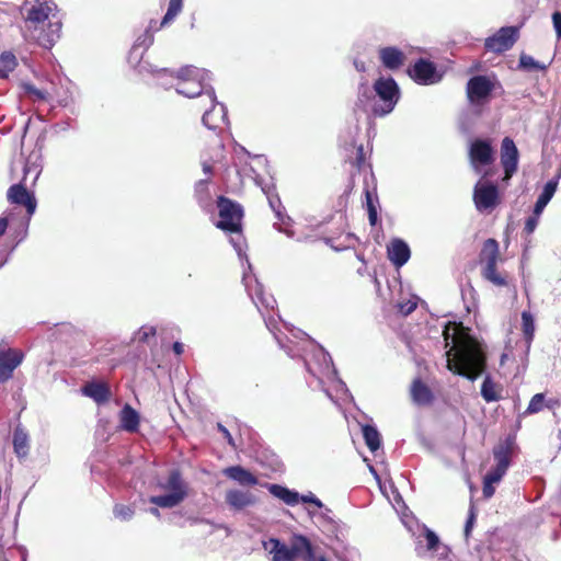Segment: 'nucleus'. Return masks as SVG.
<instances>
[{
  "label": "nucleus",
  "instance_id": "nucleus-18",
  "mask_svg": "<svg viewBox=\"0 0 561 561\" xmlns=\"http://www.w3.org/2000/svg\"><path fill=\"white\" fill-rule=\"evenodd\" d=\"M225 501L230 510L241 512L257 503V497L251 491L230 489L225 494Z\"/></svg>",
  "mask_w": 561,
  "mask_h": 561
},
{
  "label": "nucleus",
  "instance_id": "nucleus-25",
  "mask_svg": "<svg viewBox=\"0 0 561 561\" xmlns=\"http://www.w3.org/2000/svg\"><path fill=\"white\" fill-rule=\"evenodd\" d=\"M560 178H561V170L557 173V175L554 178L550 179L545 184V186H543L541 193L539 194V196L535 203V206H534V213H536V215H541L543 209L546 208V206L549 204V202L553 197V195L558 188Z\"/></svg>",
  "mask_w": 561,
  "mask_h": 561
},
{
  "label": "nucleus",
  "instance_id": "nucleus-33",
  "mask_svg": "<svg viewBox=\"0 0 561 561\" xmlns=\"http://www.w3.org/2000/svg\"><path fill=\"white\" fill-rule=\"evenodd\" d=\"M512 450L513 442L511 439H506L505 442L495 446L493 449L495 462L500 466L508 468L511 465Z\"/></svg>",
  "mask_w": 561,
  "mask_h": 561
},
{
  "label": "nucleus",
  "instance_id": "nucleus-44",
  "mask_svg": "<svg viewBox=\"0 0 561 561\" xmlns=\"http://www.w3.org/2000/svg\"><path fill=\"white\" fill-rule=\"evenodd\" d=\"M493 561H529V558L519 550H514L507 553H499V556H491Z\"/></svg>",
  "mask_w": 561,
  "mask_h": 561
},
{
  "label": "nucleus",
  "instance_id": "nucleus-5",
  "mask_svg": "<svg viewBox=\"0 0 561 561\" xmlns=\"http://www.w3.org/2000/svg\"><path fill=\"white\" fill-rule=\"evenodd\" d=\"M446 346H450L447 355L455 352L454 358H448L447 368L455 375L474 381L485 368V356L483 352L471 341L459 340L450 329L443 331Z\"/></svg>",
  "mask_w": 561,
  "mask_h": 561
},
{
  "label": "nucleus",
  "instance_id": "nucleus-14",
  "mask_svg": "<svg viewBox=\"0 0 561 561\" xmlns=\"http://www.w3.org/2000/svg\"><path fill=\"white\" fill-rule=\"evenodd\" d=\"M27 185H30V182H23V180L18 184L11 185L7 197L11 204L24 206L30 218L36 210L37 201L34 194L27 191Z\"/></svg>",
  "mask_w": 561,
  "mask_h": 561
},
{
  "label": "nucleus",
  "instance_id": "nucleus-61",
  "mask_svg": "<svg viewBox=\"0 0 561 561\" xmlns=\"http://www.w3.org/2000/svg\"><path fill=\"white\" fill-rule=\"evenodd\" d=\"M274 227L279 231V232H283L285 233L287 237L289 238H294V231L291 229H287V228H282L280 226H278L277 222L274 224Z\"/></svg>",
  "mask_w": 561,
  "mask_h": 561
},
{
  "label": "nucleus",
  "instance_id": "nucleus-54",
  "mask_svg": "<svg viewBox=\"0 0 561 561\" xmlns=\"http://www.w3.org/2000/svg\"><path fill=\"white\" fill-rule=\"evenodd\" d=\"M299 502L310 503V504L316 505L319 508L323 507V503L311 492H309L308 494H302V495L299 494Z\"/></svg>",
  "mask_w": 561,
  "mask_h": 561
},
{
  "label": "nucleus",
  "instance_id": "nucleus-32",
  "mask_svg": "<svg viewBox=\"0 0 561 561\" xmlns=\"http://www.w3.org/2000/svg\"><path fill=\"white\" fill-rule=\"evenodd\" d=\"M251 171L253 172V178H254L256 184L261 186L262 192L265 194L271 209L274 211L278 208H283L280 198H279L278 194L275 192L274 184L268 183V184L263 185L260 180L259 174L253 169H251Z\"/></svg>",
  "mask_w": 561,
  "mask_h": 561
},
{
  "label": "nucleus",
  "instance_id": "nucleus-53",
  "mask_svg": "<svg viewBox=\"0 0 561 561\" xmlns=\"http://www.w3.org/2000/svg\"><path fill=\"white\" fill-rule=\"evenodd\" d=\"M474 522H476V513H474V507L471 505L469 508V514H468V517H467V520L465 524V529H463V535H465L466 539L469 538L472 527L474 525Z\"/></svg>",
  "mask_w": 561,
  "mask_h": 561
},
{
  "label": "nucleus",
  "instance_id": "nucleus-34",
  "mask_svg": "<svg viewBox=\"0 0 561 561\" xmlns=\"http://www.w3.org/2000/svg\"><path fill=\"white\" fill-rule=\"evenodd\" d=\"M363 437L366 446L373 453L379 449L381 445V437L378 430L374 425H363L362 427Z\"/></svg>",
  "mask_w": 561,
  "mask_h": 561
},
{
  "label": "nucleus",
  "instance_id": "nucleus-39",
  "mask_svg": "<svg viewBox=\"0 0 561 561\" xmlns=\"http://www.w3.org/2000/svg\"><path fill=\"white\" fill-rule=\"evenodd\" d=\"M552 409L553 404H550V402H546V396L543 393H536L531 399L530 402L523 413V416L535 414L543 410V408Z\"/></svg>",
  "mask_w": 561,
  "mask_h": 561
},
{
  "label": "nucleus",
  "instance_id": "nucleus-47",
  "mask_svg": "<svg viewBox=\"0 0 561 561\" xmlns=\"http://www.w3.org/2000/svg\"><path fill=\"white\" fill-rule=\"evenodd\" d=\"M113 514L116 518L127 522L133 518L135 511L129 505L116 504L113 508Z\"/></svg>",
  "mask_w": 561,
  "mask_h": 561
},
{
  "label": "nucleus",
  "instance_id": "nucleus-28",
  "mask_svg": "<svg viewBox=\"0 0 561 561\" xmlns=\"http://www.w3.org/2000/svg\"><path fill=\"white\" fill-rule=\"evenodd\" d=\"M411 398L416 405L423 407L431 404L434 396L421 379H415L411 386Z\"/></svg>",
  "mask_w": 561,
  "mask_h": 561
},
{
  "label": "nucleus",
  "instance_id": "nucleus-63",
  "mask_svg": "<svg viewBox=\"0 0 561 561\" xmlns=\"http://www.w3.org/2000/svg\"><path fill=\"white\" fill-rule=\"evenodd\" d=\"M161 27L162 26H160V23L158 24V22L156 20H151L146 30H150L151 33L153 34L154 32L159 31Z\"/></svg>",
  "mask_w": 561,
  "mask_h": 561
},
{
  "label": "nucleus",
  "instance_id": "nucleus-6",
  "mask_svg": "<svg viewBox=\"0 0 561 561\" xmlns=\"http://www.w3.org/2000/svg\"><path fill=\"white\" fill-rule=\"evenodd\" d=\"M219 220L217 228L231 233L230 243L238 253L240 260H245L244 253L245 240L241 233V220L243 209L240 204L225 197L219 196L217 201Z\"/></svg>",
  "mask_w": 561,
  "mask_h": 561
},
{
  "label": "nucleus",
  "instance_id": "nucleus-19",
  "mask_svg": "<svg viewBox=\"0 0 561 561\" xmlns=\"http://www.w3.org/2000/svg\"><path fill=\"white\" fill-rule=\"evenodd\" d=\"M442 548L439 537L426 526L423 527V535H420L415 543V552L419 557L423 558L427 554L433 556L438 553ZM446 550L445 547H443Z\"/></svg>",
  "mask_w": 561,
  "mask_h": 561
},
{
  "label": "nucleus",
  "instance_id": "nucleus-56",
  "mask_svg": "<svg viewBox=\"0 0 561 561\" xmlns=\"http://www.w3.org/2000/svg\"><path fill=\"white\" fill-rule=\"evenodd\" d=\"M495 482L493 481H490L489 479H486L485 477L483 478V488H482V493H483V496L485 499H490L493 496L494 492H495V489L493 486Z\"/></svg>",
  "mask_w": 561,
  "mask_h": 561
},
{
  "label": "nucleus",
  "instance_id": "nucleus-58",
  "mask_svg": "<svg viewBox=\"0 0 561 561\" xmlns=\"http://www.w3.org/2000/svg\"><path fill=\"white\" fill-rule=\"evenodd\" d=\"M275 217L283 224L287 225L291 219L289 216L286 215L285 208H278L274 210Z\"/></svg>",
  "mask_w": 561,
  "mask_h": 561
},
{
  "label": "nucleus",
  "instance_id": "nucleus-4",
  "mask_svg": "<svg viewBox=\"0 0 561 561\" xmlns=\"http://www.w3.org/2000/svg\"><path fill=\"white\" fill-rule=\"evenodd\" d=\"M400 100V88L392 77H380L373 85V90L366 83L358 87L355 111H362L367 115L383 117L390 114Z\"/></svg>",
  "mask_w": 561,
  "mask_h": 561
},
{
  "label": "nucleus",
  "instance_id": "nucleus-26",
  "mask_svg": "<svg viewBox=\"0 0 561 561\" xmlns=\"http://www.w3.org/2000/svg\"><path fill=\"white\" fill-rule=\"evenodd\" d=\"M119 423L122 430L136 433L139 430L140 415L130 404L126 403L119 412Z\"/></svg>",
  "mask_w": 561,
  "mask_h": 561
},
{
  "label": "nucleus",
  "instance_id": "nucleus-8",
  "mask_svg": "<svg viewBox=\"0 0 561 561\" xmlns=\"http://www.w3.org/2000/svg\"><path fill=\"white\" fill-rule=\"evenodd\" d=\"M484 266L482 270L483 277L495 286H505L506 279L496 271L499 259V243L495 239H488L483 243L481 251Z\"/></svg>",
  "mask_w": 561,
  "mask_h": 561
},
{
  "label": "nucleus",
  "instance_id": "nucleus-35",
  "mask_svg": "<svg viewBox=\"0 0 561 561\" xmlns=\"http://www.w3.org/2000/svg\"><path fill=\"white\" fill-rule=\"evenodd\" d=\"M550 64L546 65L537 61L533 56L522 53L518 59V69L533 72V71H546Z\"/></svg>",
  "mask_w": 561,
  "mask_h": 561
},
{
  "label": "nucleus",
  "instance_id": "nucleus-11",
  "mask_svg": "<svg viewBox=\"0 0 561 561\" xmlns=\"http://www.w3.org/2000/svg\"><path fill=\"white\" fill-rule=\"evenodd\" d=\"M494 90V82L486 76L477 75L467 82V96L471 104H482Z\"/></svg>",
  "mask_w": 561,
  "mask_h": 561
},
{
  "label": "nucleus",
  "instance_id": "nucleus-52",
  "mask_svg": "<svg viewBox=\"0 0 561 561\" xmlns=\"http://www.w3.org/2000/svg\"><path fill=\"white\" fill-rule=\"evenodd\" d=\"M539 218H540V215H536V213L533 211V215L526 219L524 231L527 234H531L536 230L538 222H539Z\"/></svg>",
  "mask_w": 561,
  "mask_h": 561
},
{
  "label": "nucleus",
  "instance_id": "nucleus-36",
  "mask_svg": "<svg viewBox=\"0 0 561 561\" xmlns=\"http://www.w3.org/2000/svg\"><path fill=\"white\" fill-rule=\"evenodd\" d=\"M145 55V51L137 48L133 45L129 54H128V64L135 68L138 73L142 75L145 72H148V65H150L147 61H142V57Z\"/></svg>",
  "mask_w": 561,
  "mask_h": 561
},
{
  "label": "nucleus",
  "instance_id": "nucleus-42",
  "mask_svg": "<svg viewBox=\"0 0 561 561\" xmlns=\"http://www.w3.org/2000/svg\"><path fill=\"white\" fill-rule=\"evenodd\" d=\"M419 297L411 295L407 300H400L397 304L398 311L403 316L411 314L417 307Z\"/></svg>",
  "mask_w": 561,
  "mask_h": 561
},
{
  "label": "nucleus",
  "instance_id": "nucleus-29",
  "mask_svg": "<svg viewBox=\"0 0 561 561\" xmlns=\"http://www.w3.org/2000/svg\"><path fill=\"white\" fill-rule=\"evenodd\" d=\"M12 443L16 457L24 459L30 451V439L27 432L21 425L14 428Z\"/></svg>",
  "mask_w": 561,
  "mask_h": 561
},
{
  "label": "nucleus",
  "instance_id": "nucleus-38",
  "mask_svg": "<svg viewBox=\"0 0 561 561\" xmlns=\"http://www.w3.org/2000/svg\"><path fill=\"white\" fill-rule=\"evenodd\" d=\"M298 558L304 561H316V554L311 541L304 535H297Z\"/></svg>",
  "mask_w": 561,
  "mask_h": 561
},
{
  "label": "nucleus",
  "instance_id": "nucleus-60",
  "mask_svg": "<svg viewBox=\"0 0 561 561\" xmlns=\"http://www.w3.org/2000/svg\"><path fill=\"white\" fill-rule=\"evenodd\" d=\"M354 67L358 72H365L366 71V64L363 60L355 59L354 60Z\"/></svg>",
  "mask_w": 561,
  "mask_h": 561
},
{
  "label": "nucleus",
  "instance_id": "nucleus-59",
  "mask_svg": "<svg viewBox=\"0 0 561 561\" xmlns=\"http://www.w3.org/2000/svg\"><path fill=\"white\" fill-rule=\"evenodd\" d=\"M218 427V431L224 435V437L227 439L228 444L230 446H233L234 447V440L230 434V432L228 431V428L226 426H224L221 423H218L217 425Z\"/></svg>",
  "mask_w": 561,
  "mask_h": 561
},
{
  "label": "nucleus",
  "instance_id": "nucleus-40",
  "mask_svg": "<svg viewBox=\"0 0 561 561\" xmlns=\"http://www.w3.org/2000/svg\"><path fill=\"white\" fill-rule=\"evenodd\" d=\"M16 65V58L12 53H2L0 55V77L7 78L15 69Z\"/></svg>",
  "mask_w": 561,
  "mask_h": 561
},
{
  "label": "nucleus",
  "instance_id": "nucleus-37",
  "mask_svg": "<svg viewBox=\"0 0 561 561\" xmlns=\"http://www.w3.org/2000/svg\"><path fill=\"white\" fill-rule=\"evenodd\" d=\"M497 385L492 380L490 375L484 377V380L481 386V396L486 402H496L501 399V396L497 393Z\"/></svg>",
  "mask_w": 561,
  "mask_h": 561
},
{
  "label": "nucleus",
  "instance_id": "nucleus-30",
  "mask_svg": "<svg viewBox=\"0 0 561 561\" xmlns=\"http://www.w3.org/2000/svg\"><path fill=\"white\" fill-rule=\"evenodd\" d=\"M82 393L93 399L98 404L104 403L110 399V389L105 383L89 382L82 388Z\"/></svg>",
  "mask_w": 561,
  "mask_h": 561
},
{
  "label": "nucleus",
  "instance_id": "nucleus-21",
  "mask_svg": "<svg viewBox=\"0 0 561 561\" xmlns=\"http://www.w3.org/2000/svg\"><path fill=\"white\" fill-rule=\"evenodd\" d=\"M387 255L389 261L396 267H401L409 261L411 256V250L404 240L394 238L387 247Z\"/></svg>",
  "mask_w": 561,
  "mask_h": 561
},
{
  "label": "nucleus",
  "instance_id": "nucleus-57",
  "mask_svg": "<svg viewBox=\"0 0 561 561\" xmlns=\"http://www.w3.org/2000/svg\"><path fill=\"white\" fill-rule=\"evenodd\" d=\"M365 163V153H364V147L363 145H359L357 148H356V160H355V164L358 169H360Z\"/></svg>",
  "mask_w": 561,
  "mask_h": 561
},
{
  "label": "nucleus",
  "instance_id": "nucleus-15",
  "mask_svg": "<svg viewBox=\"0 0 561 561\" xmlns=\"http://www.w3.org/2000/svg\"><path fill=\"white\" fill-rule=\"evenodd\" d=\"M409 76L419 84L430 85L437 83L440 80V75L437 72L434 62L420 58L408 70Z\"/></svg>",
  "mask_w": 561,
  "mask_h": 561
},
{
  "label": "nucleus",
  "instance_id": "nucleus-41",
  "mask_svg": "<svg viewBox=\"0 0 561 561\" xmlns=\"http://www.w3.org/2000/svg\"><path fill=\"white\" fill-rule=\"evenodd\" d=\"M183 0H170L168 10L160 22V26H165L172 22L176 15L182 11Z\"/></svg>",
  "mask_w": 561,
  "mask_h": 561
},
{
  "label": "nucleus",
  "instance_id": "nucleus-50",
  "mask_svg": "<svg viewBox=\"0 0 561 561\" xmlns=\"http://www.w3.org/2000/svg\"><path fill=\"white\" fill-rule=\"evenodd\" d=\"M507 469H508L507 467H503V466L495 463V466L493 468H491L484 477L486 479H489L490 481L497 483L505 476Z\"/></svg>",
  "mask_w": 561,
  "mask_h": 561
},
{
  "label": "nucleus",
  "instance_id": "nucleus-45",
  "mask_svg": "<svg viewBox=\"0 0 561 561\" xmlns=\"http://www.w3.org/2000/svg\"><path fill=\"white\" fill-rule=\"evenodd\" d=\"M157 330L152 325H142L138 331L135 332L133 340L139 343H148L150 337H153Z\"/></svg>",
  "mask_w": 561,
  "mask_h": 561
},
{
  "label": "nucleus",
  "instance_id": "nucleus-20",
  "mask_svg": "<svg viewBox=\"0 0 561 561\" xmlns=\"http://www.w3.org/2000/svg\"><path fill=\"white\" fill-rule=\"evenodd\" d=\"M43 171V154L41 148H35L30 152L24 162L23 168V182H30V185H35Z\"/></svg>",
  "mask_w": 561,
  "mask_h": 561
},
{
  "label": "nucleus",
  "instance_id": "nucleus-24",
  "mask_svg": "<svg viewBox=\"0 0 561 561\" xmlns=\"http://www.w3.org/2000/svg\"><path fill=\"white\" fill-rule=\"evenodd\" d=\"M222 473L241 486H253L259 483V479L250 470L239 465L225 468Z\"/></svg>",
  "mask_w": 561,
  "mask_h": 561
},
{
  "label": "nucleus",
  "instance_id": "nucleus-17",
  "mask_svg": "<svg viewBox=\"0 0 561 561\" xmlns=\"http://www.w3.org/2000/svg\"><path fill=\"white\" fill-rule=\"evenodd\" d=\"M23 358V353L18 350L0 351V383H4L12 378L15 368L22 364Z\"/></svg>",
  "mask_w": 561,
  "mask_h": 561
},
{
  "label": "nucleus",
  "instance_id": "nucleus-31",
  "mask_svg": "<svg viewBox=\"0 0 561 561\" xmlns=\"http://www.w3.org/2000/svg\"><path fill=\"white\" fill-rule=\"evenodd\" d=\"M535 319L529 311L522 312V330L525 339V356H528L535 336Z\"/></svg>",
  "mask_w": 561,
  "mask_h": 561
},
{
  "label": "nucleus",
  "instance_id": "nucleus-55",
  "mask_svg": "<svg viewBox=\"0 0 561 561\" xmlns=\"http://www.w3.org/2000/svg\"><path fill=\"white\" fill-rule=\"evenodd\" d=\"M553 30L558 39H561V11H554L551 15Z\"/></svg>",
  "mask_w": 561,
  "mask_h": 561
},
{
  "label": "nucleus",
  "instance_id": "nucleus-12",
  "mask_svg": "<svg viewBox=\"0 0 561 561\" xmlns=\"http://www.w3.org/2000/svg\"><path fill=\"white\" fill-rule=\"evenodd\" d=\"M297 535L293 536L290 546L272 537L267 541H263V548L272 554V561H295L298 558Z\"/></svg>",
  "mask_w": 561,
  "mask_h": 561
},
{
  "label": "nucleus",
  "instance_id": "nucleus-22",
  "mask_svg": "<svg viewBox=\"0 0 561 561\" xmlns=\"http://www.w3.org/2000/svg\"><path fill=\"white\" fill-rule=\"evenodd\" d=\"M185 67H182L179 71H173L168 68H157L153 65H148V72L153 76V78L157 80V84L164 89H170L174 87L176 89V85L179 83V73L184 69Z\"/></svg>",
  "mask_w": 561,
  "mask_h": 561
},
{
  "label": "nucleus",
  "instance_id": "nucleus-7",
  "mask_svg": "<svg viewBox=\"0 0 561 561\" xmlns=\"http://www.w3.org/2000/svg\"><path fill=\"white\" fill-rule=\"evenodd\" d=\"M160 488L168 492L150 496L149 502L161 508H173L180 505L188 494V484L179 469L170 470L167 480L160 483Z\"/></svg>",
  "mask_w": 561,
  "mask_h": 561
},
{
  "label": "nucleus",
  "instance_id": "nucleus-43",
  "mask_svg": "<svg viewBox=\"0 0 561 561\" xmlns=\"http://www.w3.org/2000/svg\"><path fill=\"white\" fill-rule=\"evenodd\" d=\"M216 154L215 157H211V161L204 159L202 161L203 172L207 175H210L213 173V164L216 162H219L222 158V151H224V145L218 141L216 144Z\"/></svg>",
  "mask_w": 561,
  "mask_h": 561
},
{
  "label": "nucleus",
  "instance_id": "nucleus-49",
  "mask_svg": "<svg viewBox=\"0 0 561 561\" xmlns=\"http://www.w3.org/2000/svg\"><path fill=\"white\" fill-rule=\"evenodd\" d=\"M365 196H366V205H367L369 224L371 226H375L378 220V213H377V208L374 204V194L369 191H366Z\"/></svg>",
  "mask_w": 561,
  "mask_h": 561
},
{
  "label": "nucleus",
  "instance_id": "nucleus-62",
  "mask_svg": "<svg viewBox=\"0 0 561 561\" xmlns=\"http://www.w3.org/2000/svg\"><path fill=\"white\" fill-rule=\"evenodd\" d=\"M172 350L176 355H181L184 352V345L181 342H174Z\"/></svg>",
  "mask_w": 561,
  "mask_h": 561
},
{
  "label": "nucleus",
  "instance_id": "nucleus-2",
  "mask_svg": "<svg viewBox=\"0 0 561 561\" xmlns=\"http://www.w3.org/2000/svg\"><path fill=\"white\" fill-rule=\"evenodd\" d=\"M211 80L210 71L185 66L179 73L176 92L188 99L199 98L201 105L209 106L203 114L202 122L205 127L216 131L229 122L225 104L217 101L215 89L210 85Z\"/></svg>",
  "mask_w": 561,
  "mask_h": 561
},
{
  "label": "nucleus",
  "instance_id": "nucleus-23",
  "mask_svg": "<svg viewBox=\"0 0 561 561\" xmlns=\"http://www.w3.org/2000/svg\"><path fill=\"white\" fill-rule=\"evenodd\" d=\"M379 59L385 68L397 70L403 66L405 55L396 46H387L379 49Z\"/></svg>",
  "mask_w": 561,
  "mask_h": 561
},
{
  "label": "nucleus",
  "instance_id": "nucleus-13",
  "mask_svg": "<svg viewBox=\"0 0 561 561\" xmlns=\"http://www.w3.org/2000/svg\"><path fill=\"white\" fill-rule=\"evenodd\" d=\"M473 201L479 211L493 209L499 203V190L493 183L479 181L473 190Z\"/></svg>",
  "mask_w": 561,
  "mask_h": 561
},
{
  "label": "nucleus",
  "instance_id": "nucleus-64",
  "mask_svg": "<svg viewBox=\"0 0 561 561\" xmlns=\"http://www.w3.org/2000/svg\"><path fill=\"white\" fill-rule=\"evenodd\" d=\"M8 228V219L5 217H0V236L4 234Z\"/></svg>",
  "mask_w": 561,
  "mask_h": 561
},
{
  "label": "nucleus",
  "instance_id": "nucleus-1",
  "mask_svg": "<svg viewBox=\"0 0 561 561\" xmlns=\"http://www.w3.org/2000/svg\"><path fill=\"white\" fill-rule=\"evenodd\" d=\"M245 263L249 272L243 271L242 282L249 296L262 314L267 330L273 334L278 346L284 350L289 357H300L304 360L308 374L314 378L318 386L331 400H333V396L330 390L325 388V381L332 383L337 393L347 394L348 389L345 382L339 378L331 355L320 344L304 331L289 327L287 323L282 324L286 331V333H284L279 328L280 319L277 320L273 316H266L264 313V310H274L276 299L272 295H266L263 285L257 280L255 275L251 274L252 265L248 256H245Z\"/></svg>",
  "mask_w": 561,
  "mask_h": 561
},
{
  "label": "nucleus",
  "instance_id": "nucleus-51",
  "mask_svg": "<svg viewBox=\"0 0 561 561\" xmlns=\"http://www.w3.org/2000/svg\"><path fill=\"white\" fill-rule=\"evenodd\" d=\"M24 90L27 95L32 96L36 101H44L47 99L46 91L39 90L31 83L24 84Z\"/></svg>",
  "mask_w": 561,
  "mask_h": 561
},
{
  "label": "nucleus",
  "instance_id": "nucleus-16",
  "mask_svg": "<svg viewBox=\"0 0 561 561\" xmlns=\"http://www.w3.org/2000/svg\"><path fill=\"white\" fill-rule=\"evenodd\" d=\"M518 149L514 140L505 137L501 144V164L504 170L503 181L508 182L518 168Z\"/></svg>",
  "mask_w": 561,
  "mask_h": 561
},
{
  "label": "nucleus",
  "instance_id": "nucleus-10",
  "mask_svg": "<svg viewBox=\"0 0 561 561\" xmlns=\"http://www.w3.org/2000/svg\"><path fill=\"white\" fill-rule=\"evenodd\" d=\"M469 159L473 170L481 173L482 167L490 165L494 161V150L491 142L485 139H474L469 147Z\"/></svg>",
  "mask_w": 561,
  "mask_h": 561
},
{
  "label": "nucleus",
  "instance_id": "nucleus-48",
  "mask_svg": "<svg viewBox=\"0 0 561 561\" xmlns=\"http://www.w3.org/2000/svg\"><path fill=\"white\" fill-rule=\"evenodd\" d=\"M153 34L151 33L150 30H146L141 35L137 37V39L134 43V46L146 53L148 48L153 44Z\"/></svg>",
  "mask_w": 561,
  "mask_h": 561
},
{
  "label": "nucleus",
  "instance_id": "nucleus-46",
  "mask_svg": "<svg viewBox=\"0 0 561 561\" xmlns=\"http://www.w3.org/2000/svg\"><path fill=\"white\" fill-rule=\"evenodd\" d=\"M195 196L201 205H205L208 202V180H199L195 184Z\"/></svg>",
  "mask_w": 561,
  "mask_h": 561
},
{
  "label": "nucleus",
  "instance_id": "nucleus-27",
  "mask_svg": "<svg viewBox=\"0 0 561 561\" xmlns=\"http://www.w3.org/2000/svg\"><path fill=\"white\" fill-rule=\"evenodd\" d=\"M267 491L275 497L283 501L289 506H295L299 503V493L290 490L287 486L277 483H266Z\"/></svg>",
  "mask_w": 561,
  "mask_h": 561
},
{
  "label": "nucleus",
  "instance_id": "nucleus-9",
  "mask_svg": "<svg viewBox=\"0 0 561 561\" xmlns=\"http://www.w3.org/2000/svg\"><path fill=\"white\" fill-rule=\"evenodd\" d=\"M519 36L518 26H503L492 36H489L484 41V47L486 50L502 54L510 50L517 42Z\"/></svg>",
  "mask_w": 561,
  "mask_h": 561
},
{
  "label": "nucleus",
  "instance_id": "nucleus-3",
  "mask_svg": "<svg viewBox=\"0 0 561 561\" xmlns=\"http://www.w3.org/2000/svg\"><path fill=\"white\" fill-rule=\"evenodd\" d=\"M25 26L39 46L50 48L60 37L61 21L53 0H25Z\"/></svg>",
  "mask_w": 561,
  "mask_h": 561
}]
</instances>
